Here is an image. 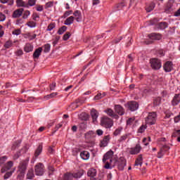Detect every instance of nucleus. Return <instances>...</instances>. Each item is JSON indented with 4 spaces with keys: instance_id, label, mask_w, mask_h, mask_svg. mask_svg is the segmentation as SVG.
I'll list each match as a JSON object with an SVG mask.
<instances>
[{
    "instance_id": "37",
    "label": "nucleus",
    "mask_w": 180,
    "mask_h": 180,
    "mask_svg": "<svg viewBox=\"0 0 180 180\" xmlns=\"http://www.w3.org/2000/svg\"><path fill=\"white\" fill-rule=\"evenodd\" d=\"M27 176L28 179H32V178L34 176V172L33 171V169H30V170H28Z\"/></svg>"
},
{
    "instance_id": "1",
    "label": "nucleus",
    "mask_w": 180,
    "mask_h": 180,
    "mask_svg": "<svg viewBox=\"0 0 180 180\" xmlns=\"http://www.w3.org/2000/svg\"><path fill=\"white\" fill-rule=\"evenodd\" d=\"M112 158H113V152L112 150H109L104 155L103 162L105 164L104 167L105 169H112V167H113Z\"/></svg>"
},
{
    "instance_id": "29",
    "label": "nucleus",
    "mask_w": 180,
    "mask_h": 180,
    "mask_svg": "<svg viewBox=\"0 0 180 180\" xmlns=\"http://www.w3.org/2000/svg\"><path fill=\"white\" fill-rule=\"evenodd\" d=\"M74 179V176L72 173H66L63 176V180H72Z\"/></svg>"
},
{
    "instance_id": "7",
    "label": "nucleus",
    "mask_w": 180,
    "mask_h": 180,
    "mask_svg": "<svg viewBox=\"0 0 180 180\" xmlns=\"http://www.w3.org/2000/svg\"><path fill=\"white\" fill-rule=\"evenodd\" d=\"M127 105L128 109L131 110V112H134V110H137L139 109V103H137V101H129Z\"/></svg>"
},
{
    "instance_id": "59",
    "label": "nucleus",
    "mask_w": 180,
    "mask_h": 180,
    "mask_svg": "<svg viewBox=\"0 0 180 180\" xmlns=\"http://www.w3.org/2000/svg\"><path fill=\"white\" fill-rule=\"evenodd\" d=\"M158 54L160 57H162L165 56V53H164V50L162 49H160L158 51Z\"/></svg>"
},
{
    "instance_id": "35",
    "label": "nucleus",
    "mask_w": 180,
    "mask_h": 180,
    "mask_svg": "<svg viewBox=\"0 0 180 180\" xmlns=\"http://www.w3.org/2000/svg\"><path fill=\"white\" fill-rule=\"evenodd\" d=\"M155 8V3L151 2L148 7L146 8V12H151V11H153Z\"/></svg>"
},
{
    "instance_id": "38",
    "label": "nucleus",
    "mask_w": 180,
    "mask_h": 180,
    "mask_svg": "<svg viewBox=\"0 0 180 180\" xmlns=\"http://www.w3.org/2000/svg\"><path fill=\"white\" fill-rule=\"evenodd\" d=\"M122 130H123V128H122V127L117 128L113 132V135L114 136H120V134H122Z\"/></svg>"
},
{
    "instance_id": "31",
    "label": "nucleus",
    "mask_w": 180,
    "mask_h": 180,
    "mask_svg": "<svg viewBox=\"0 0 180 180\" xmlns=\"http://www.w3.org/2000/svg\"><path fill=\"white\" fill-rule=\"evenodd\" d=\"M16 4H17V6L18 8H20V7L26 8V6H27L26 3H25V1H23V0H16Z\"/></svg>"
},
{
    "instance_id": "39",
    "label": "nucleus",
    "mask_w": 180,
    "mask_h": 180,
    "mask_svg": "<svg viewBox=\"0 0 180 180\" xmlns=\"http://www.w3.org/2000/svg\"><path fill=\"white\" fill-rule=\"evenodd\" d=\"M161 103V98L158 97L153 100L154 106H158Z\"/></svg>"
},
{
    "instance_id": "50",
    "label": "nucleus",
    "mask_w": 180,
    "mask_h": 180,
    "mask_svg": "<svg viewBox=\"0 0 180 180\" xmlns=\"http://www.w3.org/2000/svg\"><path fill=\"white\" fill-rule=\"evenodd\" d=\"M60 127H63V124H58L55 127V130L52 132V134H54L56 131L58 130V129H60Z\"/></svg>"
},
{
    "instance_id": "2",
    "label": "nucleus",
    "mask_w": 180,
    "mask_h": 180,
    "mask_svg": "<svg viewBox=\"0 0 180 180\" xmlns=\"http://www.w3.org/2000/svg\"><path fill=\"white\" fill-rule=\"evenodd\" d=\"M157 122V113L155 112H149L146 118V124L153 125Z\"/></svg>"
},
{
    "instance_id": "25",
    "label": "nucleus",
    "mask_w": 180,
    "mask_h": 180,
    "mask_svg": "<svg viewBox=\"0 0 180 180\" xmlns=\"http://www.w3.org/2000/svg\"><path fill=\"white\" fill-rule=\"evenodd\" d=\"M105 113H107L108 116H110V117H117V115H116L115 112H113V110L110 108H108L107 110H105Z\"/></svg>"
},
{
    "instance_id": "10",
    "label": "nucleus",
    "mask_w": 180,
    "mask_h": 180,
    "mask_svg": "<svg viewBox=\"0 0 180 180\" xmlns=\"http://www.w3.org/2000/svg\"><path fill=\"white\" fill-rule=\"evenodd\" d=\"M140 151H141V146H140V143H137L134 148L130 149L129 154L135 155L136 154H139Z\"/></svg>"
},
{
    "instance_id": "46",
    "label": "nucleus",
    "mask_w": 180,
    "mask_h": 180,
    "mask_svg": "<svg viewBox=\"0 0 180 180\" xmlns=\"http://www.w3.org/2000/svg\"><path fill=\"white\" fill-rule=\"evenodd\" d=\"M146 129H147V127L146 125L141 126L138 129V133H144Z\"/></svg>"
},
{
    "instance_id": "23",
    "label": "nucleus",
    "mask_w": 180,
    "mask_h": 180,
    "mask_svg": "<svg viewBox=\"0 0 180 180\" xmlns=\"http://www.w3.org/2000/svg\"><path fill=\"white\" fill-rule=\"evenodd\" d=\"M134 165L135 167H138V165H140V167H141V165H143V157L141 156V155L138 156L135 161Z\"/></svg>"
},
{
    "instance_id": "6",
    "label": "nucleus",
    "mask_w": 180,
    "mask_h": 180,
    "mask_svg": "<svg viewBox=\"0 0 180 180\" xmlns=\"http://www.w3.org/2000/svg\"><path fill=\"white\" fill-rule=\"evenodd\" d=\"M36 175L41 176L44 174V165L43 163H38L34 168Z\"/></svg>"
},
{
    "instance_id": "63",
    "label": "nucleus",
    "mask_w": 180,
    "mask_h": 180,
    "mask_svg": "<svg viewBox=\"0 0 180 180\" xmlns=\"http://www.w3.org/2000/svg\"><path fill=\"white\" fill-rule=\"evenodd\" d=\"M23 55V51L21 49H19L16 51V56H22Z\"/></svg>"
},
{
    "instance_id": "14",
    "label": "nucleus",
    "mask_w": 180,
    "mask_h": 180,
    "mask_svg": "<svg viewBox=\"0 0 180 180\" xmlns=\"http://www.w3.org/2000/svg\"><path fill=\"white\" fill-rule=\"evenodd\" d=\"M23 11H24L23 8H18V9L15 10L13 13L12 18H13L14 19L20 18V16H22V15H23Z\"/></svg>"
},
{
    "instance_id": "53",
    "label": "nucleus",
    "mask_w": 180,
    "mask_h": 180,
    "mask_svg": "<svg viewBox=\"0 0 180 180\" xmlns=\"http://www.w3.org/2000/svg\"><path fill=\"white\" fill-rule=\"evenodd\" d=\"M21 141H18L17 142H15L13 146H12V150H15V148H16V147H19V144H20Z\"/></svg>"
},
{
    "instance_id": "44",
    "label": "nucleus",
    "mask_w": 180,
    "mask_h": 180,
    "mask_svg": "<svg viewBox=\"0 0 180 180\" xmlns=\"http://www.w3.org/2000/svg\"><path fill=\"white\" fill-rule=\"evenodd\" d=\"M65 30H67V27L63 26L62 27H60L58 30V34H63V33H64V32H65Z\"/></svg>"
},
{
    "instance_id": "55",
    "label": "nucleus",
    "mask_w": 180,
    "mask_h": 180,
    "mask_svg": "<svg viewBox=\"0 0 180 180\" xmlns=\"http://www.w3.org/2000/svg\"><path fill=\"white\" fill-rule=\"evenodd\" d=\"M11 176H12V172H8L6 173V175H4V179H8Z\"/></svg>"
},
{
    "instance_id": "19",
    "label": "nucleus",
    "mask_w": 180,
    "mask_h": 180,
    "mask_svg": "<svg viewBox=\"0 0 180 180\" xmlns=\"http://www.w3.org/2000/svg\"><path fill=\"white\" fill-rule=\"evenodd\" d=\"M91 116L93 119L94 123H95L96 122V119H98V116H99V113L96 110L92 109L91 111Z\"/></svg>"
},
{
    "instance_id": "27",
    "label": "nucleus",
    "mask_w": 180,
    "mask_h": 180,
    "mask_svg": "<svg viewBox=\"0 0 180 180\" xmlns=\"http://www.w3.org/2000/svg\"><path fill=\"white\" fill-rule=\"evenodd\" d=\"M24 51L25 53H30V51H33V46L30 44H27L24 47Z\"/></svg>"
},
{
    "instance_id": "11",
    "label": "nucleus",
    "mask_w": 180,
    "mask_h": 180,
    "mask_svg": "<svg viewBox=\"0 0 180 180\" xmlns=\"http://www.w3.org/2000/svg\"><path fill=\"white\" fill-rule=\"evenodd\" d=\"M164 70L165 72H171L172 70H174V66L172 65V62L167 61L163 65Z\"/></svg>"
},
{
    "instance_id": "36",
    "label": "nucleus",
    "mask_w": 180,
    "mask_h": 180,
    "mask_svg": "<svg viewBox=\"0 0 180 180\" xmlns=\"http://www.w3.org/2000/svg\"><path fill=\"white\" fill-rule=\"evenodd\" d=\"M106 95L105 93H98L97 95L94 96V101H99V99H102Z\"/></svg>"
},
{
    "instance_id": "56",
    "label": "nucleus",
    "mask_w": 180,
    "mask_h": 180,
    "mask_svg": "<svg viewBox=\"0 0 180 180\" xmlns=\"http://www.w3.org/2000/svg\"><path fill=\"white\" fill-rule=\"evenodd\" d=\"M56 82H53L51 84H50L51 91H54V89H56Z\"/></svg>"
},
{
    "instance_id": "15",
    "label": "nucleus",
    "mask_w": 180,
    "mask_h": 180,
    "mask_svg": "<svg viewBox=\"0 0 180 180\" xmlns=\"http://www.w3.org/2000/svg\"><path fill=\"white\" fill-rule=\"evenodd\" d=\"M13 167V162L8 161L2 168H1V172H6V171H9Z\"/></svg>"
},
{
    "instance_id": "48",
    "label": "nucleus",
    "mask_w": 180,
    "mask_h": 180,
    "mask_svg": "<svg viewBox=\"0 0 180 180\" xmlns=\"http://www.w3.org/2000/svg\"><path fill=\"white\" fill-rule=\"evenodd\" d=\"M70 37H71V33L67 32L63 35V40L65 41H67V40L69 39Z\"/></svg>"
},
{
    "instance_id": "62",
    "label": "nucleus",
    "mask_w": 180,
    "mask_h": 180,
    "mask_svg": "<svg viewBox=\"0 0 180 180\" xmlns=\"http://www.w3.org/2000/svg\"><path fill=\"white\" fill-rule=\"evenodd\" d=\"M58 40H60V37H56L55 40L53 42V46H56V44L58 43Z\"/></svg>"
},
{
    "instance_id": "45",
    "label": "nucleus",
    "mask_w": 180,
    "mask_h": 180,
    "mask_svg": "<svg viewBox=\"0 0 180 180\" xmlns=\"http://www.w3.org/2000/svg\"><path fill=\"white\" fill-rule=\"evenodd\" d=\"M27 26H28L29 27H36V22L34 21L27 22Z\"/></svg>"
},
{
    "instance_id": "8",
    "label": "nucleus",
    "mask_w": 180,
    "mask_h": 180,
    "mask_svg": "<svg viewBox=\"0 0 180 180\" xmlns=\"http://www.w3.org/2000/svg\"><path fill=\"white\" fill-rule=\"evenodd\" d=\"M169 150V146L164 145L161 148L160 152L158 153V158H162L165 153Z\"/></svg>"
},
{
    "instance_id": "18",
    "label": "nucleus",
    "mask_w": 180,
    "mask_h": 180,
    "mask_svg": "<svg viewBox=\"0 0 180 180\" xmlns=\"http://www.w3.org/2000/svg\"><path fill=\"white\" fill-rule=\"evenodd\" d=\"M179 102H180V94H175L172 101V106H176V105H178Z\"/></svg>"
},
{
    "instance_id": "13",
    "label": "nucleus",
    "mask_w": 180,
    "mask_h": 180,
    "mask_svg": "<svg viewBox=\"0 0 180 180\" xmlns=\"http://www.w3.org/2000/svg\"><path fill=\"white\" fill-rule=\"evenodd\" d=\"M27 147L25 146L23 147L20 151L17 152L14 156H13V160H18V158H19V157H20V155H22V154H25L26 153H27Z\"/></svg>"
},
{
    "instance_id": "12",
    "label": "nucleus",
    "mask_w": 180,
    "mask_h": 180,
    "mask_svg": "<svg viewBox=\"0 0 180 180\" xmlns=\"http://www.w3.org/2000/svg\"><path fill=\"white\" fill-rule=\"evenodd\" d=\"M109 141H110V135L105 136L100 143V147H106Z\"/></svg>"
},
{
    "instance_id": "4",
    "label": "nucleus",
    "mask_w": 180,
    "mask_h": 180,
    "mask_svg": "<svg viewBox=\"0 0 180 180\" xmlns=\"http://www.w3.org/2000/svg\"><path fill=\"white\" fill-rule=\"evenodd\" d=\"M29 164V158H27L25 160H22L20 162L18 166V169L20 174H25L26 172V169H27V165Z\"/></svg>"
},
{
    "instance_id": "5",
    "label": "nucleus",
    "mask_w": 180,
    "mask_h": 180,
    "mask_svg": "<svg viewBox=\"0 0 180 180\" xmlns=\"http://www.w3.org/2000/svg\"><path fill=\"white\" fill-rule=\"evenodd\" d=\"M150 63L153 70H160V68L162 67L161 60H160V59H150Z\"/></svg>"
},
{
    "instance_id": "3",
    "label": "nucleus",
    "mask_w": 180,
    "mask_h": 180,
    "mask_svg": "<svg viewBox=\"0 0 180 180\" xmlns=\"http://www.w3.org/2000/svg\"><path fill=\"white\" fill-rule=\"evenodd\" d=\"M101 126L105 129H110L113 126V120L108 117H103L101 121Z\"/></svg>"
},
{
    "instance_id": "49",
    "label": "nucleus",
    "mask_w": 180,
    "mask_h": 180,
    "mask_svg": "<svg viewBox=\"0 0 180 180\" xmlns=\"http://www.w3.org/2000/svg\"><path fill=\"white\" fill-rule=\"evenodd\" d=\"M30 15V11H25L23 13V19H27V18Z\"/></svg>"
},
{
    "instance_id": "16",
    "label": "nucleus",
    "mask_w": 180,
    "mask_h": 180,
    "mask_svg": "<svg viewBox=\"0 0 180 180\" xmlns=\"http://www.w3.org/2000/svg\"><path fill=\"white\" fill-rule=\"evenodd\" d=\"M115 109L116 113H117L118 115H120V116H123V115H124V109L123 108V107H122V105H116L115 106Z\"/></svg>"
},
{
    "instance_id": "33",
    "label": "nucleus",
    "mask_w": 180,
    "mask_h": 180,
    "mask_svg": "<svg viewBox=\"0 0 180 180\" xmlns=\"http://www.w3.org/2000/svg\"><path fill=\"white\" fill-rule=\"evenodd\" d=\"M73 15H74V16H75L77 22L81 21V11H75Z\"/></svg>"
},
{
    "instance_id": "22",
    "label": "nucleus",
    "mask_w": 180,
    "mask_h": 180,
    "mask_svg": "<svg viewBox=\"0 0 180 180\" xmlns=\"http://www.w3.org/2000/svg\"><path fill=\"white\" fill-rule=\"evenodd\" d=\"M80 157L82 160H89V157H90L89 152L86 150H84L81 152Z\"/></svg>"
},
{
    "instance_id": "43",
    "label": "nucleus",
    "mask_w": 180,
    "mask_h": 180,
    "mask_svg": "<svg viewBox=\"0 0 180 180\" xmlns=\"http://www.w3.org/2000/svg\"><path fill=\"white\" fill-rule=\"evenodd\" d=\"M44 53H49V51H50V49H51V45H50V44H46L44 45Z\"/></svg>"
},
{
    "instance_id": "21",
    "label": "nucleus",
    "mask_w": 180,
    "mask_h": 180,
    "mask_svg": "<svg viewBox=\"0 0 180 180\" xmlns=\"http://www.w3.org/2000/svg\"><path fill=\"white\" fill-rule=\"evenodd\" d=\"M148 37L150 40H161L162 37L160 34L152 33L148 35Z\"/></svg>"
},
{
    "instance_id": "51",
    "label": "nucleus",
    "mask_w": 180,
    "mask_h": 180,
    "mask_svg": "<svg viewBox=\"0 0 180 180\" xmlns=\"http://www.w3.org/2000/svg\"><path fill=\"white\" fill-rule=\"evenodd\" d=\"M5 19H6V16L4 13H0V22L5 21Z\"/></svg>"
},
{
    "instance_id": "54",
    "label": "nucleus",
    "mask_w": 180,
    "mask_h": 180,
    "mask_svg": "<svg viewBox=\"0 0 180 180\" xmlns=\"http://www.w3.org/2000/svg\"><path fill=\"white\" fill-rule=\"evenodd\" d=\"M54 5V3L53 1H49L46 4L45 8H51Z\"/></svg>"
},
{
    "instance_id": "57",
    "label": "nucleus",
    "mask_w": 180,
    "mask_h": 180,
    "mask_svg": "<svg viewBox=\"0 0 180 180\" xmlns=\"http://www.w3.org/2000/svg\"><path fill=\"white\" fill-rule=\"evenodd\" d=\"M79 127H80V129H82V130H85V129H86V124H85V123H81L80 124H79Z\"/></svg>"
},
{
    "instance_id": "42",
    "label": "nucleus",
    "mask_w": 180,
    "mask_h": 180,
    "mask_svg": "<svg viewBox=\"0 0 180 180\" xmlns=\"http://www.w3.org/2000/svg\"><path fill=\"white\" fill-rule=\"evenodd\" d=\"M12 46H13V43H12L11 41H7L4 44L5 49H11Z\"/></svg>"
},
{
    "instance_id": "58",
    "label": "nucleus",
    "mask_w": 180,
    "mask_h": 180,
    "mask_svg": "<svg viewBox=\"0 0 180 180\" xmlns=\"http://www.w3.org/2000/svg\"><path fill=\"white\" fill-rule=\"evenodd\" d=\"M158 23V19L154 18L150 20V25H157Z\"/></svg>"
},
{
    "instance_id": "61",
    "label": "nucleus",
    "mask_w": 180,
    "mask_h": 180,
    "mask_svg": "<svg viewBox=\"0 0 180 180\" xmlns=\"http://www.w3.org/2000/svg\"><path fill=\"white\" fill-rule=\"evenodd\" d=\"M96 133L98 136H102L103 134V131L102 129H97Z\"/></svg>"
},
{
    "instance_id": "24",
    "label": "nucleus",
    "mask_w": 180,
    "mask_h": 180,
    "mask_svg": "<svg viewBox=\"0 0 180 180\" xmlns=\"http://www.w3.org/2000/svg\"><path fill=\"white\" fill-rule=\"evenodd\" d=\"M88 176H91V178H94V176H96V169L94 168H91L87 172Z\"/></svg>"
},
{
    "instance_id": "20",
    "label": "nucleus",
    "mask_w": 180,
    "mask_h": 180,
    "mask_svg": "<svg viewBox=\"0 0 180 180\" xmlns=\"http://www.w3.org/2000/svg\"><path fill=\"white\" fill-rule=\"evenodd\" d=\"M41 51H43V48L39 47L33 53V58H39L41 55Z\"/></svg>"
},
{
    "instance_id": "9",
    "label": "nucleus",
    "mask_w": 180,
    "mask_h": 180,
    "mask_svg": "<svg viewBox=\"0 0 180 180\" xmlns=\"http://www.w3.org/2000/svg\"><path fill=\"white\" fill-rule=\"evenodd\" d=\"M117 164L118 165V169H120V171H123L124 167H126V160L124 159V158H120L117 161Z\"/></svg>"
},
{
    "instance_id": "17",
    "label": "nucleus",
    "mask_w": 180,
    "mask_h": 180,
    "mask_svg": "<svg viewBox=\"0 0 180 180\" xmlns=\"http://www.w3.org/2000/svg\"><path fill=\"white\" fill-rule=\"evenodd\" d=\"M41 151H43V146H41V145H39L37 147V148L35 150V153L34 154V158H33L34 161H36V158H37V157L39 155H40V154H41Z\"/></svg>"
},
{
    "instance_id": "34",
    "label": "nucleus",
    "mask_w": 180,
    "mask_h": 180,
    "mask_svg": "<svg viewBox=\"0 0 180 180\" xmlns=\"http://www.w3.org/2000/svg\"><path fill=\"white\" fill-rule=\"evenodd\" d=\"M73 175V178H75V179H78L79 178H81V176H82V175H84V171H79L77 173L72 174Z\"/></svg>"
},
{
    "instance_id": "52",
    "label": "nucleus",
    "mask_w": 180,
    "mask_h": 180,
    "mask_svg": "<svg viewBox=\"0 0 180 180\" xmlns=\"http://www.w3.org/2000/svg\"><path fill=\"white\" fill-rule=\"evenodd\" d=\"M28 5L30 6H34V5H36V0H29Z\"/></svg>"
},
{
    "instance_id": "26",
    "label": "nucleus",
    "mask_w": 180,
    "mask_h": 180,
    "mask_svg": "<svg viewBox=\"0 0 180 180\" xmlns=\"http://www.w3.org/2000/svg\"><path fill=\"white\" fill-rule=\"evenodd\" d=\"M158 27L161 30H164V29H167V27H168V23L167 22H161L158 24Z\"/></svg>"
},
{
    "instance_id": "60",
    "label": "nucleus",
    "mask_w": 180,
    "mask_h": 180,
    "mask_svg": "<svg viewBox=\"0 0 180 180\" xmlns=\"http://www.w3.org/2000/svg\"><path fill=\"white\" fill-rule=\"evenodd\" d=\"M133 122H134V118H129L127 121V125H130V124H131L133 123Z\"/></svg>"
},
{
    "instance_id": "40",
    "label": "nucleus",
    "mask_w": 180,
    "mask_h": 180,
    "mask_svg": "<svg viewBox=\"0 0 180 180\" xmlns=\"http://www.w3.org/2000/svg\"><path fill=\"white\" fill-rule=\"evenodd\" d=\"M55 27H56V23L51 22L48 25L46 30H48V32H51V30H53V29H54Z\"/></svg>"
},
{
    "instance_id": "28",
    "label": "nucleus",
    "mask_w": 180,
    "mask_h": 180,
    "mask_svg": "<svg viewBox=\"0 0 180 180\" xmlns=\"http://www.w3.org/2000/svg\"><path fill=\"white\" fill-rule=\"evenodd\" d=\"M94 134L95 132H94L93 131H89L84 134V137L85 139H86V140H91V139L94 137Z\"/></svg>"
},
{
    "instance_id": "41",
    "label": "nucleus",
    "mask_w": 180,
    "mask_h": 180,
    "mask_svg": "<svg viewBox=\"0 0 180 180\" xmlns=\"http://www.w3.org/2000/svg\"><path fill=\"white\" fill-rule=\"evenodd\" d=\"M57 95H58V93L53 92V93H51V94L46 96L45 98L50 99V98H56V96H57Z\"/></svg>"
},
{
    "instance_id": "32",
    "label": "nucleus",
    "mask_w": 180,
    "mask_h": 180,
    "mask_svg": "<svg viewBox=\"0 0 180 180\" xmlns=\"http://www.w3.org/2000/svg\"><path fill=\"white\" fill-rule=\"evenodd\" d=\"M129 137V134H125L120 137L118 139L119 143H124L126 140H127V138Z\"/></svg>"
},
{
    "instance_id": "30",
    "label": "nucleus",
    "mask_w": 180,
    "mask_h": 180,
    "mask_svg": "<svg viewBox=\"0 0 180 180\" xmlns=\"http://www.w3.org/2000/svg\"><path fill=\"white\" fill-rule=\"evenodd\" d=\"M74 22V16H70L65 20V25L70 26Z\"/></svg>"
},
{
    "instance_id": "64",
    "label": "nucleus",
    "mask_w": 180,
    "mask_h": 180,
    "mask_svg": "<svg viewBox=\"0 0 180 180\" xmlns=\"http://www.w3.org/2000/svg\"><path fill=\"white\" fill-rule=\"evenodd\" d=\"M174 16H176V17L180 16V7H179V8L174 13Z\"/></svg>"
},
{
    "instance_id": "47",
    "label": "nucleus",
    "mask_w": 180,
    "mask_h": 180,
    "mask_svg": "<svg viewBox=\"0 0 180 180\" xmlns=\"http://www.w3.org/2000/svg\"><path fill=\"white\" fill-rule=\"evenodd\" d=\"M13 34L15 35V36H19V34H20V33H22V30H20V29H17V30H14L12 32Z\"/></svg>"
}]
</instances>
